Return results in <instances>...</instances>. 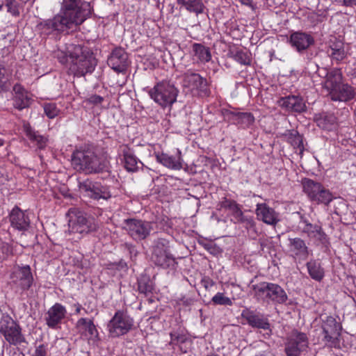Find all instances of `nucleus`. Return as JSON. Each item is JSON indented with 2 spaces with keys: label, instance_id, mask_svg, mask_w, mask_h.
I'll use <instances>...</instances> for the list:
<instances>
[{
  "label": "nucleus",
  "instance_id": "f257e3e1",
  "mask_svg": "<svg viewBox=\"0 0 356 356\" xmlns=\"http://www.w3.org/2000/svg\"><path fill=\"white\" fill-rule=\"evenodd\" d=\"M92 12L91 3L86 0H63L59 13L52 19L41 22L39 26L47 34L63 32L81 25Z\"/></svg>",
  "mask_w": 356,
  "mask_h": 356
},
{
  "label": "nucleus",
  "instance_id": "f03ea898",
  "mask_svg": "<svg viewBox=\"0 0 356 356\" xmlns=\"http://www.w3.org/2000/svg\"><path fill=\"white\" fill-rule=\"evenodd\" d=\"M58 56H59L58 55ZM67 58L65 60L60 57V62L65 61L69 64V73L76 76H83L87 73H90L94 70L95 63L92 58L88 52L83 50L81 45L70 44L67 47Z\"/></svg>",
  "mask_w": 356,
  "mask_h": 356
},
{
  "label": "nucleus",
  "instance_id": "7ed1b4c3",
  "mask_svg": "<svg viewBox=\"0 0 356 356\" xmlns=\"http://www.w3.org/2000/svg\"><path fill=\"white\" fill-rule=\"evenodd\" d=\"M72 165L77 170L87 173L98 172L104 168V163L91 150H79L74 153Z\"/></svg>",
  "mask_w": 356,
  "mask_h": 356
},
{
  "label": "nucleus",
  "instance_id": "20e7f679",
  "mask_svg": "<svg viewBox=\"0 0 356 356\" xmlns=\"http://www.w3.org/2000/svg\"><path fill=\"white\" fill-rule=\"evenodd\" d=\"M69 218V232L86 234L95 232L98 228V224L94 218H86V214L77 208H70L67 213Z\"/></svg>",
  "mask_w": 356,
  "mask_h": 356
},
{
  "label": "nucleus",
  "instance_id": "39448f33",
  "mask_svg": "<svg viewBox=\"0 0 356 356\" xmlns=\"http://www.w3.org/2000/svg\"><path fill=\"white\" fill-rule=\"evenodd\" d=\"M178 93L177 88L166 81L157 83L149 91L151 98L162 107L173 104L177 101Z\"/></svg>",
  "mask_w": 356,
  "mask_h": 356
},
{
  "label": "nucleus",
  "instance_id": "423d86ee",
  "mask_svg": "<svg viewBox=\"0 0 356 356\" xmlns=\"http://www.w3.org/2000/svg\"><path fill=\"white\" fill-rule=\"evenodd\" d=\"M302 184L304 193L312 202L328 205L334 199L332 193L319 182L305 179Z\"/></svg>",
  "mask_w": 356,
  "mask_h": 356
},
{
  "label": "nucleus",
  "instance_id": "0eeeda50",
  "mask_svg": "<svg viewBox=\"0 0 356 356\" xmlns=\"http://www.w3.org/2000/svg\"><path fill=\"white\" fill-rule=\"evenodd\" d=\"M134 325V319L124 311H118L108 323L109 334L118 337L127 334Z\"/></svg>",
  "mask_w": 356,
  "mask_h": 356
},
{
  "label": "nucleus",
  "instance_id": "6e6552de",
  "mask_svg": "<svg viewBox=\"0 0 356 356\" xmlns=\"http://www.w3.org/2000/svg\"><path fill=\"white\" fill-rule=\"evenodd\" d=\"M0 332L10 344L18 345L24 341L19 325L8 315H3L0 320Z\"/></svg>",
  "mask_w": 356,
  "mask_h": 356
},
{
  "label": "nucleus",
  "instance_id": "1a4fd4ad",
  "mask_svg": "<svg viewBox=\"0 0 356 356\" xmlns=\"http://www.w3.org/2000/svg\"><path fill=\"white\" fill-rule=\"evenodd\" d=\"M308 346V339L305 333L293 331L285 343L286 356H299Z\"/></svg>",
  "mask_w": 356,
  "mask_h": 356
},
{
  "label": "nucleus",
  "instance_id": "9d476101",
  "mask_svg": "<svg viewBox=\"0 0 356 356\" xmlns=\"http://www.w3.org/2000/svg\"><path fill=\"white\" fill-rule=\"evenodd\" d=\"M124 227L129 234L136 241L146 238L152 230L151 222L135 218L125 220Z\"/></svg>",
  "mask_w": 356,
  "mask_h": 356
},
{
  "label": "nucleus",
  "instance_id": "9b49d317",
  "mask_svg": "<svg viewBox=\"0 0 356 356\" xmlns=\"http://www.w3.org/2000/svg\"><path fill=\"white\" fill-rule=\"evenodd\" d=\"M12 282L24 290L29 289L33 283V275L29 266H15L10 275Z\"/></svg>",
  "mask_w": 356,
  "mask_h": 356
},
{
  "label": "nucleus",
  "instance_id": "f8f14e48",
  "mask_svg": "<svg viewBox=\"0 0 356 356\" xmlns=\"http://www.w3.org/2000/svg\"><path fill=\"white\" fill-rule=\"evenodd\" d=\"M341 326L332 317H327L323 325V340L330 346H336L339 342Z\"/></svg>",
  "mask_w": 356,
  "mask_h": 356
},
{
  "label": "nucleus",
  "instance_id": "ddd939ff",
  "mask_svg": "<svg viewBox=\"0 0 356 356\" xmlns=\"http://www.w3.org/2000/svg\"><path fill=\"white\" fill-rule=\"evenodd\" d=\"M79 188L82 192H85L86 195L95 200H108L111 197L106 186L94 184L88 179L80 183Z\"/></svg>",
  "mask_w": 356,
  "mask_h": 356
},
{
  "label": "nucleus",
  "instance_id": "4468645a",
  "mask_svg": "<svg viewBox=\"0 0 356 356\" xmlns=\"http://www.w3.org/2000/svg\"><path fill=\"white\" fill-rule=\"evenodd\" d=\"M154 156L158 163L168 169L179 170L183 168L184 160L179 149H177L174 155H169L164 152H154Z\"/></svg>",
  "mask_w": 356,
  "mask_h": 356
},
{
  "label": "nucleus",
  "instance_id": "2eb2a0df",
  "mask_svg": "<svg viewBox=\"0 0 356 356\" xmlns=\"http://www.w3.org/2000/svg\"><path fill=\"white\" fill-rule=\"evenodd\" d=\"M289 42L297 51L302 52L314 44V38L302 31L293 32L290 35Z\"/></svg>",
  "mask_w": 356,
  "mask_h": 356
},
{
  "label": "nucleus",
  "instance_id": "dca6fc26",
  "mask_svg": "<svg viewBox=\"0 0 356 356\" xmlns=\"http://www.w3.org/2000/svg\"><path fill=\"white\" fill-rule=\"evenodd\" d=\"M255 213L259 220L268 225H275L280 221L279 213L266 203L257 204Z\"/></svg>",
  "mask_w": 356,
  "mask_h": 356
},
{
  "label": "nucleus",
  "instance_id": "f3484780",
  "mask_svg": "<svg viewBox=\"0 0 356 356\" xmlns=\"http://www.w3.org/2000/svg\"><path fill=\"white\" fill-rule=\"evenodd\" d=\"M119 156L122 157L121 161L128 172L137 171L140 168L139 165L142 164L134 154V151L126 145L120 147Z\"/></svg>",
  "mask_w": 356,
  "mask_h": 356
},
{
  "label": "nucleus",
  "instance_id": "a211bd4d",
  "mask_svg": "<svg viewBox=\"0 0 356 356\" xmlns=\"http://www.w3.org/2000/svg\"><path fill=\"white\" fill-rule=\"evenodd\" d=\"M67 314L65 307L60 303H56L51 307L46 314L45 321L47 326L55 329L62 322Z\"/></svg>",
  "mask_w": 356,
  "mask_h": 356
},
{
  "label": "nucleus",
  "instance_id": "6ab92c4d",
  "mask_svg": "<svg viewBox=\"0 0 356 356\" xmlns=\"http://www.w3.org/2000/svg\"><path fill=\"white\" fill-rule=\"evenodd\" d=\"M183 85L191 90L206 92L207 82L200 74L188 71L183 76Z\"/></svg>",
  "mask_w": 356,
  "mask_h": 356
},
{
  "label": "nucleus",
  "instance_id": "aec40b11",
  "mask_svg": "<svg viewBox=\"0 0 356 356\" xmlns=\"http://www.w3.org/2000/svg\"><path fill=\"white\" fill-rule=\"evenodd\" d=\"M127 54L122 48H115L108 59V65L117 72H123L127 66Z\"/></svg>",
  "mask_w": 356,
  "mask_h": 356
},
{
  "label": "nucleus",
  "instance_id": "412c9836",
  "mask_svg": "<svg viewBox=\"0 0 356 356\" xmlns=\"http://www.w3.org/2000/svg\"><path fill=\"white\" fill-rule=\"evenodd\" d=\"M10 225L13 228L19 231L28 229L30 225V219L18 207H15L9 215Z\"/></svg>",
  "mask_w": 356,
  "mask_h": 356
},
{
  "label": "nucleus",
  "instance_id": "4be33fe9",
  "mask_svg": "<svg viewBox=\"0 0 356 356\" xmlns=\"http://www.w3.org/2000/svg\"><path fill=\"white\" fill-rule=\"evenodd\" d=\"M152 259L156 265L163 267L169 266L173 261L168 248L162 242H158L154 247Z\"/></svg>",
  "mask_w": 356,
  "mask_h": 356
},
{
  "label": "nucleus",
  "instance_id": "5701e85b",
  "mask_svg": "<svg viewBox=\"0 0 356 356\" xmlns=\"http://www.w3.org/2000/svg\"><path fill=\"white\" fill-rule=\"evenodd\" d=\"M13 92L14 106L16 108L22 110L31 105L32 102L31 95L22 85L15 84L13 86Z\"/></svg>",
  "mask_w": 356,
  "mask_h": 356
},
{
  "label": "nucleus",
  "instance_id": "b1692460",
  "mask_svg": "<svg viewBox=\"0 0 356 356\" xmlns=\"http://www.w3.org/2000/svg\"><path fill=\"white\" fill-rule=\"evenodd\" d=\"M76 327L88 341L95 342L98 339V331L93 322L88 318H81L76 322Z\"/></svg>",
  "mask_w": 356,
  "mask_h": 356
},
{
  "label": "nucleus",
  "instance_id": "393cba45",
  "mask_svg": "<svg viewBox=\"0 0 356 356\" xmlns=\"http://www.w3.org/2000/svg\"><path fill=\"white\" fill-rule=\"evenodd\" d=\"M343 76L340 70L333 69L327 72L321 84L330 95L342 82Z\"/></svg>",
  "mask_w": 356,
  "mask_h": 356
},
{
  "label": "nucleus",
  "instance_id": "a878e982",
  "mask_svg": "<svg viewBox=\"0 0 356 356\" xmlns=\"http://www.w3.org/2000/svg\"><path fill=\"white\" fill-rule=\"evenodd\" d=\"M332 100L347 102L355 97V90L353 87L341 82L329 95Z\"/></svg>",
  "mask_w": 356,
  "mask_h": 356
},
{
  "label": "nucleus",
  "instance_id": "bb28decb",
  "mask_svg": "<svg viewBox=\"0 0 356 356\" xmlns=\"http://www.w3.org/2000/svg\"><path fill=\"white\" fill-rule=\"evenodd\" d=\"M279 104L288 111L294 112H302L305 110V104L301 97L298 96H288L282 98Z\"/></svg>",
  "mask_w": 356,
  "mask_h": 356
},
{
  "label": "nucleus",
  "instance_id": "cd10ccee",
  "mask_svg": "<svg viewBox=\"0 0 356 356\" xmlns=\"http://www.w3.org/2000/svg\"><path fill=\"white\" fill-rule=\"evenodd\" d=\"M289 251L300 259H306L309 255L308 248L305 241L300 238L289 239Z\"/></svg>",
  "mask_w": 356,
  "mask_h": 356
},
{
  "label": "nucleus",
  "instance_id": "c85d7f7f",
  "mask_svg": "<svg viewBox=\"0 0 356 356\" xmlns=\"http://www.w3.org/2000/svg\"><path fill=\"white\" fill-rule=\"evenodd\" d=\"M193 60L197 63H205L211 60V54L209 48L199 43L192 46Z\"/></svg>",
  "mask_w": 356,
  "mask_h": 356
},
{
  "label": "nucleus",
  "instance_id": "c756f323",
  "mask_svg": "<svg viewBox=\"0 0 356 356\" xmlns=\"http://www.w3.org/2000/svg\"><path fill=\"white\" fill-rule=\"evenodd\" d=\"M317 125L325 130L331 131L337 128V118L331 113H323L316 118Z\"/></svg>",
  "mask_w": 356,
  "mask_h": 356
},
{
  "label": "nucleus",
  "instance_id": "7c9ffc66",
  "mask_svg": "<svg viewBox=\"0 0 356 356\" xmlns=\"http://www.w3.org/2000/svg\"><path fill=\"white\" fill-rule=\"evenodd\" d=\"M267 295L268 299L278 303H283L287 299V296L284 289L279 285L273 283H269Z\"/></svg>",
  "mask_w": 356,
  "mask_h": 356
},
{
  "label": "nucleus",
  "instance_id": "2f4dec72",
  "mask_svg": "<svg viewBox=\"0 0 356 356\" xmlns=\"http://www.w3.org/2000/svg\"><path fill=\"white\" fill-rule=\"evenodd\" d=\"M307 271L310 277L316 281H321L325 275V271L320 262L312 260L307 264Z\"/></svg>",
  "mask_w": 356,
  "mask_h": 356
},
{
  "label": "nucleus",
  "instance_id": "473e14b6",
  "mask_svg": "<svg viewBox=\"0 0 356 356\" xmlns=\"http://www.w3.org/2000/svg\"><path fill=\"white\" fill-rule=\"evenodd\" d=\"M330 57L337 61L342 60L346 57V52L344 49V45L341 41L332 42L327 50Z\"/></svg>",
  "mask_w": 356,
  "mask_h": 356
},
{
  "label": "nucleus",
  "instance_id": "72a5a7b5",
  "mask_svg": "<svg viewBox=\"0 0 356 356\" xmlns=\"http://www.w3.org/2000/svg\"><path fill=\"white\" fill-rule=\"evenodd\" d=\"M219 206L220 208L229 210L236 220H237L239 217H241L243 214L241 207L234 200L225 197L220 202Z\"/></svg>",
  "mask_w": 356,
  "mask_h": 356
},
{
  "label": "nucleus",
  "instance_id": "f704fd0d",
  "mask_svg": "<svg viewBox=\"0 0 356 356\" xmlns=\"http://www.w3.org/2000/svg\"><path fill=\"white\" fill-rule=\"evenodd\" d=\"M248 323L254 327L261 328L265 330H270V324L268 321L252 313L245 314Z\"/></svg>",
  "mask_w": 356,
  "mask_h": 356
},
{
  "label": "nucleus",
  "instance_id": "c9c22d12",
  "mask_svg": "<svg viewBox=\"0 0 356 356\" xmlns=\"http://www.w3.org/2000/svg\"><path fill=\"white\" fill-rule=\"evenodd\" d=\"M24 130L26 136L33 142L35 143L40 149L44 148L47 145V139L42 136L38 135L35 132L29 124H24Z\"/></svg>",
  "mask_w": 356,
  "mask_h": 356
},
{
  "label": "nucleus",
  "instance_id": "e433bc0d",
  "mask_svg": "<svg viewBox=\"0 0 356 356\" xmlns=\"http://www.w3.org/2000/svg\"><path fill=\"white\" fill-rule=\"evenodd\" d=\"M177 2L179 4L184 6L189 12L200 14L204 10V5L202 0H177Z\"/></svg>",
  "mask_w": 356,
  "mask_h": 356
},
{
  "label": "nucleus",
  "instance_id": "4c0bfd02",
  "mask_svg": "<svg viewBox=\"0 0 356 356\" xmlns=\"http://www.w3.org/2000/svg\"><path fill=\"white\" fill-rule=\"evenodd\" d=\"M268 282H260L252 286V293L259 300L268 299Z\"/></svg>",
  "mask_w": 356,
  "mask_h": 356
},
{
  "label": "nucleus",
  "instance_id": "58836bf2",
  "mask_svg": "<svg viewBox=\"0 0 356 356\" xmlns=\"http://www.w3.org/2000/svg\"><path fill=\"white\" fill-rule=\"evenodd\" d=\"M236 118L237 122L244 127H249L254 121V118L250 113H238Z\"/></svg>",
  "mask_w": 356,
  "mask_h": 356
},
{
  "label": "nucleus",
  "instance_id": "ea45409f",
  "mask_svg": "<svg viewBox=\"0 0 356 356\" xmlns=\"http://www.w3.org/2000/svg\"><path fill=\"white\" fill-rule=\"evenodd\" d=\"M43 109L46 115L50 119L56 118L60 113V109L55 103H44L43 104Z\"/></svg>",
  "mask_w": 356,
  "mask_h": 356
},
{
  "label": "nucleus",
  "instance_id": "a19ab883",
  "mask_svg": "<svg viewBox=\"0 0 356 356\" xmlns=\"http://www.w3.org/2000/svg\"><path fill=\"white\" fill-rule=\"evenodd\" d=\"M303 231L306 232L309 237L321 238L322 232L320 227L317 225H313L310 223H307L305 227L303 228Z\"/></svg>",
  "mask_w": 356,
  "mask_h": 356
},
{
  "label": "nucleus",
  "instance_id": "79ce46f5",
  "mask_svg": "<svg viewBox=\"0 0 356 356\" xmlns=\"http://www.w3.org/2000/svg\"><path fill=\"white\" fill-rule=\"evenodd\" d=\"M6 7L8 12L13 16H19L22 6L17 0H7Z\"/></svg>",
  "mask_w": 356,
  "mask_h": 356
},
{
  "label": "nucleus",
  "instance_id": "37998d69",
  "mask_svg": "<svg viewBox=\"0 0 356 356\" xmlns=\"http://www.w3.org/2000/svg\"><path fill=\"white\" fill-rule=\"evenodd\" d=\"M212 301L216 305H228L231 306L232 305V301L231 299L227 296H225L222 293H217L213 298Z\"/></svg>",
  "mask_w": 356,
  "mask_h": 356
},
{
  "label": "nucleus",
  "instance_id": "c03bdc74",
  "mask_svg": "<svg viewBox=\"0 0 356 356\" xmlns=\"http://www.w3.org/2000/svg\"><path fill=\"white\" fill-rule=\"evenodd\" d=\"M234 59L241 64L248 65L251 63V58L248 52L238 51L234 55Z\"/></svg>",
  "mask_w": 356,
  "mask_h": 356
},
{
  "label": "nucleus",
  "instance_id": "a18cd8bd",
  "mask_svg": "<svg viewBox=\"0 0 356 356\" xmlns=\"http://www.w3.org/2000/svg\"><path fill=\"white\" fill-rule=\"evenodd\" d=\"M288 140L295 148L303 147L302 136L297 132L291 133L288 136Z\"/></svg>",
  "mask_w": 356,
  "mask_h": 356
},
{
  "label": "nucleus",
  "instance_id": "49530a36",
  "mask_svg": "<svg viewBox=\"0 0 356 356\" xmlns=\"http://www.w3.org/2000/svg\"><path fill=\"white\" fill-rule=\"evenodd\" d=\"M236 222L243 223L247 229H255V221L254 218L250 216H245L243 213L241 215V217L238 218Z\"/></svg>",
  "mask_w": 356,
  "mask_h": 356
},
{
  "label": "nucleus",
  "instance_id": "de8ad7c7",
  "mask_svg": "<svg viewBox=\"0 0 356 356\" xmlns=\"http://www.w3.org/2000/svg\"><path fill=\"white\" fill-rule=\"evenodd\" d=\"M153 288L150 283L140 282L138 284V290L140 293L147 294L152 291Z\"/></svg>",
  "mask_w": 356,
  "mask_h": 356
},
{
  "label": "nucleus",
  "instance_id": "09e8293b",
  "mask_svg": "<svg viewBox=\"0 0 356 356\" xmlns=\"http://www.w3.org/2000/svg\"><path fill=\"white\" fill-rule=\"evenodd\" d=\"M5 74H6V70L3 67L0 68V88L1 90H6L8 88L6 86V81L8 79L6 76Z\"/></svg>",
  "mask_w": 356,
  "mask_h": 356
},
{
  "label": "nucleus",
  "instance_id": "8fccbe9b",
  "mask_svg": "<svg viewBox=\"0 0 356 356\" xmlns=\"http://www.w3.org/2000/svg\"><path fill=\"white\" fill-rule=\"evenodd\" d=\"M1 250L3 252V254L5 255L4 259L6 257H8V256L13 254V248L8 243H4L2 245Z\"/></svg>",
  "mask_w": 356,
  "mask_h": 356
},
{
  "label": "nucleus",
  "instance_id": "3c124183",
  "mask_svg": "<svg viewBox=\"0 0 356 356\" xmlns=\"http://www.w3.org/2000/svg\"><path fill=\"white\" fill-rule=\"evenodd\" d=\"M32 356H47V349L43 345L36 347Z\"/></svg>",
  "mask_w": 356,
  "mask_h": 356
},
{
  "label": "nucleus",
  "instance_id": "603ef678",
  "mask_svg": "<svg viewBox=\"0 0 356 356\" xmlns=\"http://www.w3.org/2000/svg\"><path fill=\"white\" fill-rule=\"evenodd\" d=\"M89 101L94 104H99L103 101V98L99 95H92L90 97Z\"/></svg>",
  "mask_w": 356,
  "mask_h": 356
},
{
  "label": "nucleus",
  "instance_id": "864d4df0",
  "mask_svg": "<svg viewBox=\"0 0 356 356\" xmlns=\"http://www.w3.org/2000/svg\"><path fill=\"white\" fill-rule=\"evenodd\" d=\"M343 4L346 6H356V0H341Z\"/></svg>",
  "mask_w": 356,
  "mask_h": 356
},
{
  "label": "nucleus",
  "instance_id": "5fc2aeb1",
  "mask_svg": "<svg viewBox=\"0 0 356 356\" xmlns=\"http://www.w3.org/2000/svg\"><path fill=\"white\" fill-rule=\"evenodd\" d=\"M74 307H75V313L76 314H79L81 313V309H82L81 305H79V304H76V305H74Z\"/></svg>",
  "mask_w": 356,
  "mask_h": 356
},
{
  "label": "nucleus",
  "instance_id": "6e6d98bb",
  "mask_svg": "<svg viewBox=\"0 0 356 356\" xmlns=\"http://www.w3.org/2000/svg\"><path fill=\"white\" fill-rule=\"evenodd\" d=\"M170 338H171L172 342L178 339V337L175 334H173V333L170 334Z\"/></svg>",
  "mask_w": 356,
  "mask_h": 356
},
{
  "label": "nucleus",
  "instance_id": "4d7b16f0",
  "mask_svg": "<svg viewBox=\"0 0 356 356\" xmlns=\"http://www.w3.org/2000/svg\"><path fill=\"white\" fill-rule=\"evenodd\" d=\"M4 144V142L2 139L0 138V147L3 146Z\"/></svg>",
  "mask_w": 356,
  "mask_h": 356
},
{
  "label": "nucleus",
  "instance_id": "13d9d810",
  "mask_svg": "<svg viewBox=\"0 0 356 356\" xmlns=\"http://www.w3.org/2000/svg\"><path fill=\"white\" fill-rule=\"evenodd\" d=\"M207 356H219L216 354H210V355H208Z\"/></svg>",
  "mask_w": 356,
  "mask_h": 356
}]
</instances>
